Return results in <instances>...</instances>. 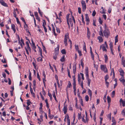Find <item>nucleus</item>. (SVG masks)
I'll use <instances>...</instances> for the list:
<instances>
[{
    "label": "nucleus",
    "mask_w": 125,
    "mask_h": 125,
    "mask_svg": "<svg viewBox=\"0 0 125 125\" xmlns=\"http://www.w3.org/2000/svg\"><path fill=\"white\" fill-rule=\"evenodd\" d=\"M70 14H67L66 15L67 23L68 25L69 28H70V26L71 27H73V23H74L75 24V21L73 16L71 15V18H70Z\"/></svg>",
    "instance_id": "obj_1"
},
{
    "label": "nucleus",
    "mask_w": 125,
    "mask_h": 125,
    "mask_svg": "<svg viewBox=\"0 0 125 125\" xmlns=\"http://www.w3.org/2000/svg\"><path fill=\"white\" fill-rule=\"evenodd\" d=\"M104 36L107 38H108L110 35V32L106 24H105V29L103 31Z\"/></svg>",
    "instance_id": "obj_2"
},
{
    "label": "nucleus",
    "mask_w": 125,
    "mask_h": 125,
    "mask_svg": "<svg viewBox=\"0 0 125 125\" xmlns=\"http://www.w3.org/2000/svg\"><path fill=\"white\" fill-rule=\"evenodd\" d=\"M107 44L106 42H105L104 44L100 46V49H101V48H102V49L103 51L106 52L107 51V50L106 49V47H107Z\"/></svg>",
    "instance_id": "obj_3"
},
{
    "label": "nucleus",
    "mask_w": 125,
    "mask_h": 125,
    "mask_svg": "<svg viewBox=\"0 0 125 125\" xmlns=\"http://www.w3.org/2000/svg\"><path fill=\"white\" fill-rule=\"evenodd\" d=\"M100 68L101 70L103 71L104 73H106L107 72V70L105 65H101Z\"/></svg>",
    "instance_id": "obj_4"
},
{
    "label": "nucleus",
    "mask_w": 125,
    "mask_h": 125,
    "mask_svg": "<svg viewBox=\"0 0 125 125\" xmlns=\"http://www.w3.org/2000/svg\"><path fill=\"white\" fill-rule=\"evenodd\" d=\"M81 3L83 8V11H84L85 10L86 8V5L85 2L83 0H82L81 1Z\"/></svg>",
    "instance_id": "obj_5"
},
{
    "label": "nucleus",
    "mask_w": 125,
    "mask_h": 125,
    "mask_svg": "<svg viewBox=\"0 0 125 125\" xmlns=\"http://www.w3.org/2000/svg\"><path fill=\"white\" fill-rule=\"evenodd\" d=\"M68 37L69 36L68 34H66L65 35L64 39V42L65 46H66L67 45V42Z\"/></svg>",
    "instance_id": "obj_6"
},
{
    "label": "nucleus",
    "mask_w": 125,
    "mask_h": 125,
    "mask_svg": "<svg viewBox=\"0 0 125 125\" xmlns=\"http://www.w3.org/2000/svg\"><path fill=\"white\" fill-rule=\"evenodd\" d=\"M87 37L88 39H89L90 37L91 32L89 28L87 27Z\"/></svg>",
    "instance_id": "obj_7"
},
{
    "label": "nucleus",
    "mask_w": 125,
    "mask_h": 125,
    "mask_svg": "<svg viewBox=\"0 0 125 125\" xmlns=\"http://www.w3.org/2000/svg\"><path fill=\"white\" fill-rule=\"evenodd\" d=\"M118 71L120 73V75L122 77H124V72L123 70L121 69H120L118 70Z\"/></svg>",
    "instance_id": "obj_8"
},
{
    "label": "nucleus",
    "mask_w": 125,
    "mask_h": 125,
    "mask_svg": "<svg viewBox=\"0 0 125 125\" xmlns=\"http://www.w3.org/2000/svg\"><path fill=\"white\" fill-rule=\"evenodd\" d=\"M64 106L63 107V111L64 112V114H66L67 110V105H65V104L64 105Z\"/></svg>",
    "instance_id": "obj_9"
},
{
    "label": "nucleus",
    "mask_w": 125,
    "mask_h": 125,
    "mask_svg": "<svg viewBox=\"0 0 125 125\" xmlns=\"http://www.w3.org/2000/svg\"><path fill=\"white\" fill-rule=\"evenodd\" d=\"M57 47L55 49V52L57 55H58V54L59 49V45H57Z\"/></svg>",
    "instance_id": "obj_10"
},
{
    "label": "nucleus",
    "mask_w": 125,
    "mask_h": 125,
    "mask_svg": "<svg viewBox=\"0 0 125 125\" xmlns=\"http://www.w3.org/2000/svg\"><path fill=\"white\" fill-rule=\"evenodd\" d=\"M119 102L120 104H121V103H122V105L123 107L125 106V100L124 101H123L122 98H121Z\"/></svg>",
    "instance_id": "obj_11"
},
{
    "label": "nucleus",
    "mask_w": 125,
    "mask_h": 125,
    "mask_svg": "<svg viewBox=\"0 0 125 125\" xmlns=\"http://www.w3.org/2000/svg\"><path fill=\"white\" fill-rule=\"evenodd\" d=\"M122 64L123 65L124 67H125V60L124 59V58L122 57L121 58Z\"/></svg>",
    "instance_id": "obj_12"
},
{
    "label": "nucleus",
    "mask_w": 125,
    "mask_h": 125,
    "mask_svg": "<svg viewBox=\"0 0 125 125\" xmlns=\"http://www.w3.org/2000/svg\"><path fill=\"white\" fill-rule=\"evenodd\" d=\"M112 121L113 122V123L112 125H115L116 124V122L115 119L114 117H112Z\"/></svg>",
    "instance_id": "obj_13"
},
{
    "label": "nucleus",
    "mask_w": 125,
    "mask_h": 125,
    "mask_svg": "<svg viewBox=\"0 0 125 125\" xmlns=\"http://www.w3.org/2000/svg\"><path fill=\"white\" fill-rule=\"evenodd\" d=\"M11 29L13 30L14 33H15V32L16 30L15 29V26L14 24H11Z\"/></svg>",
    "instance_id": "obj_14"
},
{
    "label": "nucleus",
    "mask_w": 125,
    "mask_h": 125,
    "mask_svg": "<svg viewBox=\"0 0 125 125\" xmlns=\"http://www.w3.org/2000/svg\"><path fill=\"white\" fill-rule=\"evenodd\" d=\"M119 80L121 82H122L123 84L125 83V81L124 78V77H121L119 79Z\"/></svg>",
    "instance_id": "obj_15"
},
{
    "label": "nucleus",
    "mask_w": 125,
    "mask_h": 125,
    "mask_svg": "<svg viewBox=\"0 0 125 125\" xmlns=\"http://www.w3.org/2000/svg\"><path fill=\"white\" fill-rule=\"evenodd\" d=\"M52 31L53 32L55 35L56 36V34L55 33V28L54 27V26L53 24H52Z\"/></svg>",
    "instance_id": "obj_16"
},
{
    "label": "nucleus",
    "mask_w": 125,
    "mask_h": 125,
    "mask_svg": "<svg viewBox=\"0 0 125 125\" xmlns=\"http://www.w3.org/2000/svg\"><path fill=\"white\" fill-rule=\"evenodd\" d=\"M31 93L32 94V96L33 97H35V95L34 93H33V91L32 89V88L31 87V90H30Z\"/></svg>",
    "instance_id": "obj_17"
},
{
    "label": "nucleus",
    "mask_w": 125,
    "mask_h": 125,
    "mask_svg": "<svg viewBox=\"0 0 125 125\" xmlns=\"http://www.w3.org/2000/svg\"><path fill=\"white\" fill-rule=\"evenodd\" d=\"M73 73L74 74H75L76 72V66H73Z\"/></svg>",
    "instance_id": "obj_18"
},
{
    "label": "nucleus",
    "mask_w": 125,
    "mask_h": 125,
    "mask_svg": "<svg viewBox=\"0 0 125 125\" xmlns=\"http://www.w3.org/2000/svg\"><path fill=\"white\" fill-rule=\"evenodd\" d=\"M87 81V83L88 84V86H90V83L91 81V80L90 79H89V78H86Z\"/></svg>",
    "instance_id": "obj_19"
},
{
    "label": "nucleus",
    "mask_w": 125,
    "mask_h": 125,
    "mask_svg": "<svg viewBox=\"0 0 125 125\" xmlns=\"http://www.w3.org/2000/svg\"><path fill=\"white\" fill-rule=\"evenodd\" d=\"M111 113H110L109 114L107 115V118L109 119L110 120H111Z\"/></svg>",
    "instance_id": "obj_20"
},
{
    "label": "nucleus",
    "mask_w": 125,
    "mask_h": 125,
    "mask_svg": "<svg viewBox=\"0 0 125 125\" xmlns=\"http://www.w3.org/2000/svg\"><path fill=\"white\" fill-rule=\"evenodd\" d=\"M32 49H36V47L35 46V43L33 42L32 40Z\"/></svg>",
    "instance_id": "obj_21"
},
{
    "label": "nucleus",
    "mask_w": 125,
    "mask_h": 125,
    "mask_svg": "<svg viewBox=\"0 0 125 125\" xmlns=\"http://www.w3.org/2000/svg\"><path fill=\"white\" fill-rule=\"evenodd\" d=\"M29 79L30 80H31V72L30 70H29Z\"/></svg>",
    "instance_id": "obj_22"
},
{
    "label": "nucleus",
    "mask_w": 125,
    "mask_h": 125,
    "mask_svg": "<svg viewBox=\"0 0 125 125\" xmlns=\"http://www.w3.org/2000/svg\"><path fill=\"white\" fill-rule=\"evenodd\" d=\"M98 39L99 40V41L100 42H101L103 41V39L101 37H98Z\"/></svg>",
    "instance_id": "obj_23"
},
{
    "label": "nucleus",
    "mask_w": 125,
    "mask_h": 125,
    "mask_svg": "<svg viewBox=\"0 0 125 125\" xmlns=\"http://www.w3.org/2000/svg\"><path fill=\"white\" fill-rule=\"evenodd\" d=\"M60 61L62 62H63L65 61V56H63L60 59Z\"/></svg>",
    "instance_id": "obj_24"
},
{
    "label": "nucleus",
    "mask_w": 125,
    "mask_h": 125,
    "mask_svg": "<svg viewBox=\"0 0 125 125\" xmlns=\"http://www.w3.org/2000/svg\"><path fill=\"white\" fill-rule=\"evenodd\" d=\"M1 4L2 5L5 7H7V4L3 1L1 3Z\"/></svg>",
    "instance_id": "obj_25"
},
{
    "label": "nucleus",
    "mask_w": 125,
    "mask_h": 125,
    "mask_svg": "<svg viewBox=\"0 0 125 125\" xmlns=\"http://www.w3.org/2000/svg\"><path fill=\"white\" fill-rule=\"evenodd\" d=\"M52 94L53 97L55 99V100L56 101H57L56 97L55 95V92L54 91H53V92Z\"/></svg>",
    "instance_id": "obj_26"
},
{
    "label": "nucleus",
    "mask_w": 125,
    "mask_h": 125,
    "mask_svg": "<svg viewBox=\"0 0 125 125\" xmlns=\"http://www.w3.org/2000/svg\"><path fill=\"white\" fill-rule=\"evenodd\" d=\"M88 93L89 95H90L91 98L92 95V92L91 90L89 89H88Z\"/></svg>",
    "instance_id": "obj_27"
},
{
    "label": "nucleus",
    "mask_w": 125,
    "mask_h": 125,
    "mask_svg": "<svg viewBox=\"0 0 125 125\" xmlns=\"http://www.w3.org/2000/svg\"><path fill=\"white\" fill-rule=\"evenodd\" d=\"M107 100L108 103H110L111 101V99L108 96H107Z\"/></svg>",
    "instance_id": "obj_28"
},
{
    "label": "nucleus",
    "mask_w": 125,
    "mask_h": 125,
    "mask_svg": "<svg viewBox=\"0 0 125 125\" xmlns=\"http://www.w3.org/2000/svg\"><path fill=\"white\" fill-rule=\"evenodd\" d=\"M31 101H30V100H27V106H29L31 105Z\"/></svg>",
    "instance_id": "obj_29"
},
{
    "label": "nucleus",
    "mask_w": 125,
    "mask_h": 125,
    "mask_svg": "<svg viewBox=\"0 0 125 125\" xmlns=\"http://www.w3.org/2000/svg\"><path fill=\"white\" fill-rule=\"evenodd\" d=\"M71 86V84L70 82V81H69L68 82V85H67V88L68 87V88H70V87Z\"/></svg>",
    "instance_id": "obj_30"
},
{
    "label": "nucleus",
    "mask_w": 125,
    "mask_h": 125,
    "mask_svg": "<svg viewBox=\"0 0 125 125\" xmlns=\"http://www.w3.org/2000/svg\"><path fill=\"white\" fill-rule=\"evenodd\" d=\"M84 45L83 46V49L85 51V52H86V45L85 44V43L84 42Z\"/></svg>",
    "instance_id": "obj_31"
},
{
    "label": "nucleus",
    "mask_w": 125,
    "mask_h": 125,
    "mask_svg": "<svg viewBox=\"0 0 125 125\" xmlns=\"http://www.w3.org/2000/svg\"><path fill=\"white\" fill-rule=\"evenodd\" d=\"M85 100L86 101H88L89 100V97L87 95H86L85 97Z\"/></svg>",
    "instance_id": "obj_32"
},
{
    "label": "nucleus",
    "mask_w": 125,
    "mask_h": 125,
    "mask_svg": "<svg viewBox=\"0 0 125 125\" xmlns=\"http://www.w3.org/2000/svg\"><path fill=\"white\" fill-rule=\"evenodd\" d=\"M85 19L86 21H90L89 18L87 14L86 15Z\"/></svg>",
    "instance_id": "obj_33"
},
{
    "label": "nucleus",
    "mask_w": 125,
    "mask_h": 125,
    "mask_svg": "<svg viewBox=\"0 0 125 125\" xmlns=\"http://www.w3.org/2000/svg\"><path fill=\"white\" fill-rule=\"evenodd\" d=\"M109 78V76L108 75H106L104 79L105 81H107V80Z\"/></svg>",
    "instance_id": "obj_34"
},
{
    "label": "nucleus",
    "mask_w": 125,
    "mask_h": 125,
    "mask_svg": "<svg viewBox=\"0 0 125 125\" xmlns=\"http://www.w3.org/2000/svg\"><path fill=\"white\" fill-rule=\"evenodd\" d=\"M13 16H14L15 18H17L16 17V11L15 10V9H14V10L13 12Z\"/></svg>",
    "instance_id": "obj_35"
},
{
    "label": "nucleus",
    "mask_w": 125,
    "mask_h": 125,
    "mask_svg": "<svg viewBox=\"0 0 125 125\" xmlns=\"http://www.w3.org/2000/svg\"><path fill=\"white\" fill-rule=\"evenodd\" d=\"M75 49L77 51L79 50V47L78 45H75Z\"/></svg>",
    "instance_id": "obj_36"
},
{
    "label": "nucleus",
    "mask_w": 125,
    "mask_h": 125,
    "mask_svg": "<svg viewBox=\"0 0 125 125\" xmlns=\"http://www.w3.org/2000/svg\"><path fill=\"white\" fill-rule=\"evenodd\" d=\"M81 113H78V119L80 120L81 118Z\"/></svg>",
    "instance_id": "obj_37"
},
{
    "label": "nucleus",
    "mask_w": 125,
    "mask_h": 125,
    "mask_svg": "<svg viewBox=\"0 0 125 125\" xmlns=\"http://www.w3.org/2000/svg\"><path fill=\"white\" fill-rule=\"evenodd\" d=\"M99 34L101 36H103V33L102 32V31L101 30H100L99 31Z\"/></svg>",
    "instance_id": "obj_38"
},
{
    "label": "nucleus",
    "mask_w": 125,
    "mask_h": 125,
    "mask_svg": "<svg viewBox=\"0 0 125 125\" xmlns=\"http://www.w3.org/2000/svg\"><path fill=\"white\" fill-rule=\"evenodd\" d=\"M61 52L62 54H65L66 53L64 49H62L61 50Z\"/></svg>",
    "instance_id": "obj_39"
},
{
    "label": "nucleus",
    "mask_w": 125,
    "mask_h": 125,
    "mask_svg": "<svg viewBox=\"0 0 125 125\" xmlns=\"http://www.w3.org/2000/svg\"><path fill=\"white\" fill-rule=\"evenodd\" d=\"M104 57L105 59V61L106 62L108 60V57L107 55L106 54H105L104 55Z\"/></svg>",
    "instance_id": "obj_40"
},
{
    "label": "nucleus",
    "mask_w": 125,
    "mask_h": 125,
    "mask_svg": "<svg viewBox=\"0 0 125 125\" xmlns=\"http://www.w3.org/2000/svg\"><path fill=\"white\" fill-rule=\"evenodd\" d=\"M96 14V13L95 12V10H94L92 14V15L93 16H94L95 15V14Z\"/></svg>",
    "instance_id": "obj_41"
},
{
    "label": "nucleus",
    "mask_w": 125,
    "mask_h": 125,
    "mask_svg": "<svg viewBox=\"0 0 125 125\" xmlns=\"http://www.w3.org/2000/svg\"><path fill=\"white\" fill-rule=\"evenodd\" d=\"M81 77L79 76V75L78 76V81L79 82V83L81 81Z\"/></svg>",
    "instance_id": "obj_42"
},
{
    "label": "nucleus",
    "mask_w": 125,
    "mask_h": 125,
    "mask_svg": "<svg viewBox=\"0 0 125 125\" xmlns=\"http://www.w3.org/2000/svg\"><path fill=\"white\" fill-rule=\"evenodd\" d=\"M37 120L38 121V123L39 124V125H40L41 124V123L42 122V120L40 119L39 118H38L37 119Z\"/></svg>",
    "instance_id": "obj_43"
},
{
    "label": "nucleus",
    "mask_w": 125,
    "mask_h": 125,
    "mask_svg": "<svg viewBox=\"0 0 125 125\" xmlns=\"http://www.w3.org/2000/svg\"><path fill=\"white\" fill-rule=\"evenodd\" d=\"M122 115H123L125 116V110L124 109L122 110L121 113Z\"/></svg>",
    "instance_id": "obj_44"
},
{
    "label": "nucleus",
    "mask_w": 125,
    "mask_h": 125,
    "mask_svg": "<svg viewBox=\"0 0 125 125\" xmlns=\"http://www.w3.org/2000/svg\"><path fill=\"white\" fill-rule=\"evenodd\" d=\"M81 62V65L83 67V59H81L80 60Z\"/></svg>",
    "instance_id": "obj_45"
},
{
    "label": "nucleus",
    "mask_w": 125,
    "mask_h": 125,
    "mask_svg": "<svg viewBox=\"0 0 125 125\" xmlns=\"http://www.w3.org/2000/svg\"><path fill=\"white\" fill-rule=\"evenodd\" d=\"M115 92L114 91H113L112 92V97H114V95L115 94Z\"/></svg>",
    "instance_id": "obj_46"
},
{
    "label": "nucleus",
    "mask_w": 125,
    "mask_h": 125,
    "mask_svg": "<svg viewBox=\"0 0 125 125\" xmlns=\"http://www.w3.org/2000/svg\"><path fill=\"white\" fill-rule=\"evenodd\" d=\"M77 51L78 52V53L79 54V56H81L82 55V53H82L81 51H80L79 50H78V51Z\"/></svg>",
    "instance_id": "obj_47"
},
{
    "label": "nucleus",
    "mask_w": 125,
    "mask_h": 125,
    "mask_svg": "<svg viewBox=\"0 0 125 125\" xmlns=\"http://www.w3.org/2000/svg\"><path fill=\"white\" fill-rule=\"evenodd\" d=\"M78 12L79 14H81V9L80 7L78 8Z\"/></svg>",
    "instance_id": "obj_48"
},
{
    "label": "nucleus",
    "mask_w": 125,
    "mask_h": 125,
    "mask_svg": "<svg viewBox=\"0 0 125 125\" xmlns=\"http://www.w3.org/2000/svg\"><path fill=\"white\" fill-rule=\"evenodd\" d=\"M109 46L110 47V48H113V44L111 42L109 44Z\"/></svg>",
    "instance_id": "obj_49"
},
{
    "label": "nucleus",
    "mask_w": 125,
    "mask_h": 125,
    "mask_svg": "<svg viewBox=\"0 0 125 125\" xmlns=\"http://www.w3.org/2000/svg\"><path fill=\"white\" fill-rule=\"evenodd\" d=\"M16 19L17 22V23L19 24H20L21 23H20V21L19 20V19L18 18H16Z\"/></svg>",
    "instance_id": "obj_50"
},
{
    "label": "nucleus",
    "mask_w": 125,
    "mask_h": 125,
    "mask_svg": "<svg viewBox=\"0 0 125 125\" xmlns=\"http://www.w3.org/2000/svg\"><path fill=\"white\" fill-rule=\"evenodd\" d=\"M38 61H42V57H39L38 59Z\"/></svg>",
    "instance_id": "obj_51"
},
{
    "label": "nucleus",
    "mask_w": 125,
    "mask_h": 125,
    "mask_svg": "<svg viewBox=\"0 0 125 125\" xmlns=\"http://www.w3.org/2000/svg\"><path fill=\"white\" fill-rule=\"evenodd\" d=\"M83 81H82L80 83V85L81 87L83 89Z\"/></svg>",
    "instance_id": "obj_52"
},
{
    "label": "nucleus",
    "mask_w": 125,
    "mask_h": 125,
    "mask_svg": "<svg viewBox=\"0 0 125 125\" xmlns=\"http://www.w3.org/2000/svg\"><path fill=\"white\" fill-rule=\"evenodd\" d=\"M106 84V86L107 88H108L109 85V82L107 81H105Z\"/></svg>",
    "instance_id": "obj_53"
},
{
    "label": "nucleus",
    "mask_w": 125,
    "mask_h": 125,
    "mask_svg": "<svg viewBox=\"0 0 125 125\" xmlns=\"http://www.w3.org/2000/svg\"><path fill=\"white\" fill-rule=\"evenodd\" d=\"M80 74L82 76V79L83 80L84 79V78L83 76V73H80Z\"/></svg>",
    "instance_id": "obj_54"
},
{
    "label": "nucleus",
    "mask_w": 125,
    "mask_h": 125,
    "mask_svg": "<svg viewBox=\"0 0 125 125\" xmlns=\"http://www.w3.org/2000/svg\"><path fill=\"white\" fill-rule=\"evenodd\" d=\"M100 12L102 13H104L105 14V10H104V9H103L102 11H100Z\"/></svg>",
    "instance_id": "obj_55"
},
{
    "label": "nucleus",
    "mask_w": 125,
    "mask_h": 125,
    "mask_svg": "<svg viewBox=\"0 0 125 125\" xmlns=\"http://www.w3.org/2000/svg\"><path fill=\"white\" fill-rule=\"evenodd\" d=\"M85 74L86 76V78H89V75H88V72H85Z\"/></svg>",
    "instance_id": "obj_56"
},
{
    "label": "nucleus",
    "mask_w": 125,
    "mask_h": 125,
    "mask_svg": "<svg viewBox=\"0 0 125 125\" xmlns=\"http://www.w3.org/2000/svg\"><path fill=\"white\" fill-rule=\"evenodd\" d=\"M49 116L50 118L52 119L53 118L54 116L53 115H52L51 114H50V115H49Z\"/></svg>",
    "instance_id": "obj_57"
},
{
    "label": "nucleus",
    "mask_w": 125,
    "mask_h": 125,
    "mask_svg": "<svg viewBox=\"0 0 125 125\" xmlns=\"http://www.w3.org/2000/svg\"><path fill=\"white\" fill-rule=\"evenodd\" d=\"M57 55L56 53L55 55L53 56V57L54 59L56 60V58L57 57Z\"/></svg>",
    "instance_id": "obj_58"
},
{
    "label": "nucleus",
    "mask_w": 125,
    "mask_h": 125,
    "mask_svg": "<svg viewBox=\"0 0 125 125\" xmlns=\"http://www.w3.org/2000/svg\"><path fill=\"white\" fill-rule=\"evenodd\" d=\"M94 67L96 68V71H97L98 69L97 65H96L94 64Z\"/></svg>",
    "instance_id": "obj_59"
},
{
    "label": "nucleus",
    "mask_w": 125,
    "mask_h": 125,
    "mask_svg": "<svg viewBox=\"0 0 125 125\" xmlns=\"http://www.w3.org/2000/svg\"><path fill=\"white\" fill-rule=\"evenodd\" d=\"M21 20H22V21L23 22H24V23H26V22L25 21V20L24 18H23V17H22L21 18Z\"/></svg>",
    "instance_id": "obj_60"
},
{
    "label": "nucleus",
    "mask_w": 125,
    "mask_h": 125,
    "mask_svg": "<svg viewBox=\"0 0 125 125\" xmlns=\"http://www.w3.org/2000/svg\"><path fill=\"white\" fill-rule=\"evenodd\" d=\"M33 86H35L36 85V81L35 80H34L33 81Z\"/></svg>",
    "instance_id": "obj_61"
},
{
    "label": "nucleus",
    "mask_w": 125,
    "mask_h": 125,
    "mask_svg": "<svg viewBox=\"0 0 125 125\" xmlns=\"http://www.w3.org/2000/svg\"><path fill=\"white\" fill-rule=\"evenodd\" d=\"M99 21L100 24H102L103 22L100 18L99 19Z\"/></svg>",
    "instance_id": "obj_62"
},
{
    "label": "nucleus",
    "mask_w": 125,
    "mask_h": 125,
    "mask_svg": "<svg viewBox=\"0 0 125 125\" xmlns=\"http://www.w3.org/2000/svg\"><path fill=\"white\" fill-rule=\"evenodd\" d=\"M36 19L38 20L39 21H40V20L39 17L38 16L36 17Z\"/></svg>",
    "instance_id": "obj_63"
},
{
    "label": "nucleus",
    "mask_w": 125,
    "mask_h": 125,
    "mask_svg": "<svg viewBox=\"0 0 125 125\" xmlns=\"http://www.w3.org/2000/svg\"><path fill=\"white\" fill-rule=\"evenodd\" d=\"M56 31L57 32H58L59 33H60V30H59V29L58 28H56Z\"/></svg>",
    "instance_id": "obj_64"
}]
</instances>
